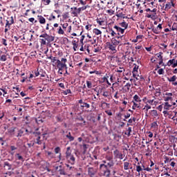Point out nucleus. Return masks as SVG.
I'll use <instances>...</instances> for the list:
<instances>
[{
	"label": "nucleus",
	"instance_id": "63",
	"mask_svg": "<svg viewBox=\"0 0 177 177\" xmlns=\"http://www.w3.org/2000/svg\"><path fill=\"white\" fill-rule=\"evenodd\" d=\"M115 99H119L120 96H118V91H116L115 95H114Z\"/></svg>",
	"mask_w": 177,
	"mask_h": 177
},
{
	"label": "nucleus",
	"instance_id": "53",
	"mask_svg": "<svg viewBox=\"0 0 177 177\" xmlns=\"http://www.w3.org/2000/svg\"><path fill=\"white\" fill-rule=\"evenodd\" d=\"M73 50H75V52H76L77 48H78V44H73Z\"/></svg>",
	"mask_w": 177,
	"mask_h": 177
},
{
	"label": "nucleus",
	"instance_id": "28",
	"mask_svg": "<svg viewBox=\"0 0 177 177\" xmlns=\"http://www.w3.org/2000/svg\"><path fill=\"white\" fill-rule=\"evenodd\" d=\"M36 144L37 145H42V140H41V137L40 136H38L36 138Z\"/></svg>",
	"mask_w": 177,
	"mask_h": 177
},
{
	"label": "nucleus",
	"instance_id": "20",
	"mask_svg": "<svg viewBox=\"0 0 177 177\" xmlns=\"http://www.w3.org/2000/svg\"><path fill=\"white\" fill-rule=\"evenodd\" d=\"M164 106V109L165 110H169V109H171V104H169V102H165V104H163Z\"/></svg>",
	"mask_w": 177,
	"mask_h": 177
},
{
	"label": "nucleus",
	"instance_id": "48",
	"mask_svg": "<svg viewBox=\"0 0 177 177\" xmlns=\"http://www.w3.org/2000/svg\"><path fill=\"white\" fill-rule=\"evenodd\" d=\"M128 60H129V63H133V57L129 55V56L128 57Z\"/></svg>",
	"mask_w": 177,
	"mask_h": 177
},
{
	"label": "nucleus",
	"instance_id": "58",
	"mask_svg": "<svg viewBox=\"0 0 177 177\" xmlns=\"http://www.w3.org/2000/svg\"><path fill=\"white\" fill-rule=\"evenodd\" d=\"M136 171L137 172H140V171H142V167L140 166H137Z\"/></svg>",
	"mask_w": 177,
	"mask_h": 177
},
{
	"label": "nucleus",
	"instance_id": "5",
	"mask_svg": "<svg viewBox=\"0 0 177 177\" xmlns=\"http://www.w3.org/2000/svg\"><path fill=\"white\" fill-rule=\"evenodd\" d=\"M122 37H124L123 35L118 36L115 38H112L111 44H112V45H114L115 46H118V45H120L121 41H122Z\"/></svg>",
	"mask_w": 177,
	"mask_h": 177
},
{
	"label": "nucleus",
	"instance_id": "64",
	"mask_svg": "<svg viewBox=\"0 0 177 177\" xmlns=\"http://www.w3.org/2000/svg\"><path fill=\"white\" fill-rule=\"evenodd\" d=\"M148 133H149V136H148L149 138H151L153 136V133H151V131H149Z\"/></svg>",
	"mask_w": 177,
	"mask_h": 177
},
{
	"label": "nucleus",
	"instance_id": "3",
	"mask_svg": "<svg viewBox=\"0 0 177 177\" xmlns=\"http://www.w3.org/2000/svg\"><path fill=\"white\" fill-rule=\"evenodd\" d=\"M139 64H140L139 63V59H138L137 61V64H134V68H133V81H138V82L134 83V85L138 86L139 85L140 83H139V80L141 78V76L139 75V74H136V73H138V70L139 69Z\"/></svg>",
	"mask_w": 177,
	"mask_h": 177
},
{
	"label": "nucleus",
	"instance_id": "22",
	"mask_svg": "<svg viewBox=\"0 0 177 177\" xmlns=\"http://www.w3.org/2000/svg\"><path fill=\"white\" fill-rule=\"evenodd\" d=\"M169 82H175L176 81V75H173L171 78L167 77Z\"/></svg>",
	"mask_w": 177,
	"mask_h": 177
},
{
	"label": "nucleus",
	"instance_id": "30",
	"mask_svg": "<svg viewBox=\"0 0 177 177\" xmlns=\"http://www.w3.org/2000/svg\"><path fill=\"white\" fill-rule=\"evenodd\" d=\"M151 115H152V117H158V113H157V111L152 110L151 111Z\"/></svg>",
	"mask_w": 177,
	"mask_h": 177
},
{
	"label": "nucleus",
	"instance_id": "29",
	"mask_svg": "<svg viewBox=\"0 0 177 177\" xmlns=\"http://www.w3.org/2000/svg\"><path fill=\"white\" fill-rule=\"evenodd\" d=\"M5 167H8V170L10 171L12 169V165L9 164L8 162H4Z\"/></svg>",
	"mask_w": 177,
	"mask_h": 177
},
{
	"label": "nucleus",
	"instance_id": "45",
	"mask_svg": "<svg viewBox=\"0 0 177 177\" xmlns=\"http://www.w3.org/2000/svg\"><path fill=\"white\" fill-rule=\"evenodd\" d=\"M124 19H129L133 20V15L124 16Z\"/></svg>",
	"mask_w": 177,
	"mask_h": 177
},
{
	"label": "nucleus",
	"instance_id": "14",
	"mask_svg": "<svg viewBox=\"0 0 177 177\" xmlns=\"http://www.w3.org/2000/svg\"><path fill=\"white\" fill-rule=\"evenodd\" d=\"M38 18H39L38 20L40 24H45V23H46V19H45V18L41 15H39Z\"/></svg>",
	"mask_w": 177,
	"mask_h": 177
},
{
	"label": "nucleus",
	"instance_id": "13",
	"mask_svg": "<svg viewBox=\"0 0 177 177\" xmlns=\"http://www.w3.org/2000/svg\"><path fill=\"white\" fill-rule=\"evenodd\" d=\"M114 28L118 31V35H120V34H124V32L125 31V29L121 28L118 26H115Z\"/></svg>",
	"mask_w": 177,
	"mask_h": 177
},
{
	"label": "nucleus",
	"instance_id": "51",
	"mask_svg": "<svg viewBox=\"0 0 177 177\" xmlns=\"http://www.w3.org/2000/svg\"><path fill=\"white\" fill-rule=\"evenodd\" d=\"M158 73L160 75L164 74V69L160 68V69L158 71Z\"/></svg>",
	"mask_w": 177,
	"mask_h": 177
},
{
	"label": "nucleus",
	"instance_id": "21",
	"mask_svg": "<svg viewBox=\"0 0 177 177\" xmlns=\"http://www.w3.org/2000/svg\"><path fill=\"white\" fill-rule=\"evenodd\" d=\"M142 38H143V35H138L133 42H142Z\"/></svg>",
	"mask_w": 177,
	"mask_h": 177
},
{
	"label": "nucleus",
	"instance_id": "61",
	"mask_svg": "<svg viewBox=\"0 0 177 177\" xmlns=\"http://www.w3.org/2000/svg\"><path fill=\"white\" fill-rule=\"evenodd\" d=\"M67 27H68V24H64L62 25V28L64 30H66V28H67Z\"/></svg>",
	"mask_w": 177,
	"mask_h": 177
},
{
	"label": "nucleus",
	"instance_id": "11",
	"mask_svg": "<svg viewBox=\"0 0 177 177\" xmlns=\"http://www.w3.org/2000/svg\"><path fill=\"white\" fill-rule=\"evenodd\" d=\"M66 158L68 162H69V164H71V165H74V164H75V158L73 155H71L68 158Z\"/></svg>",
	"mask_w": 177,
	"mask_h": 177
},
{
	"label": "nucleus",
	"instance_id": "18",
	"mask_svg": "<svg viewBox=\"0 0 177 177\" xmlns=\"http://www.w3.org/2000/svg\"><path fill=\"white\" fill-rule=\"evenodd\" d=\"M15 157H17V160H19V161L24 162V158H23V156H21V155H20V153H16Z\"/></svg>",
	"mask_w": 177,
	"mask_h": 177
},
{
	"label": "nucleus",
	"instance_id": "9",
	"mask_svg": "<svg viewBox=\"0 0 177 177\" xmlns=\"http://www.w3.org/2000/svg\"><path fill=\"white\" fill-rule=\"evenodd\" d=\"M107 46L109 49V50H111V52H113V53H117V46H114L113 44H112L110 42H107Z\"/></svg>",
	"mask_w": 177,
	"mask_h": 177
},
{
	"label": "nucleus",
	"instance_id": "16",
	"mask_svg": "<svg viewBox=\"0 0 177 177\" xmlns=\"http://www.w3.org/2000/svg\"><path fill=\"white\" fill-rule=\"evenodd\" d=\"M93 34H95V35H102V30L97 29V28H94L93 30Z\"/></svg>",
	"mask_w": 177,
	"mask_h": 177
},
{
	"label": "nucleus",
	"instance_id": "60",
	"mask_svg": "<svg viewBox=\"0 0 177 177\" xmlns=\"http://www.w3.org/2000/svg\"><path fill=\"white\" fill-rule=\"evenodd\" d=\"M105 113L108 115H113V113L111 112V111H106Z\"/></svg>",
	"mask_w": 177,
	"mask_h": 177
},
{
	"label": "nucleus",
	"instance_id": "41",
	"mask_svg": "<svg viewBox=\"0 0 177 177\" xmlns=\"http://www.w3.org/2000/svg\"><path fill=\"white\" fill-rule=\"evenodd\" d=\"M84 105H81V107H86V109H89L91 107V105L86 102H84Z\"/></svg>",
	"mask_w": 177,
	"mask_h": 177
},
{
	"label": "nucleus",
	"instance_id": "6",
	"mask_svg": "<svg viewBox=\"0 0 177 177\" xmlns=\"http://www.w3.org/2000/svg\"><path fill=\"white\" fill-rule=\"evenodd\" d=\"M113 154L115 157H116V158H120V160H124V158H125V155L120 153V151H118V149H115L113 151Z\"/></svg>",
	"mask_w": 177,
	"mask_h": 177
},
{
	"label": "nucleus",
	"instance_id": "25",
	"mask_svg": "<svg viewBox=\"0 0 177 177\" xmlns=\"http://www.w3.org/2000/svg\"><path fill=\"white\" fill-rule=\"evenodd\" d=\"M96 21L99 24V26H103V24H104V21H103V19H102V18L97 19Z\"/></svg>",
	"mask_w": 177,
	"mask_h": 177
},
{
	"label": "nucleus",
	"instance_id": "54",
	"mask_svg": "<svg viewBox=\"0 0 177 177\" xmlns=\"http://www.w3.org/2000/svg\"><path fill=\"white\" fill-rule=\"evenodd\" d=\"M173 95H174V94H172V93H165V96H167V97H172Z\"/></svg>",
	"mask_w": 177,
	"mask_h": 177
},
{
	"label": "nucleus",
	"instance_id": "34",
	"mask_svg": "<svg viewBox=\"0 0 177 177\" xmlns=\"http://www.w3.org/2000/svg\"><path fill=\"white\" fill-rule=\"evenodd\" d=\"M120 26L123 27L124 30H126V28L128 27V25L127 24V22H122L120 24Z\"/></svg>",
	"mask_w": 177,
	"mask_h": 177
},
{
	"label": "nucleus",
	"instance_id": "12",
	"mask_svg": "<svg viewBox=\"0 0 177 177\" xmlns=\"http://www.w3.org/2000/svg\"><path fill=\"white\" fill-rule=\"evenodd\" d=\"M125 88L127 89V91L129 92V91H131V93H130V96H132V95H133V93H132V88H133V84H131L129 83H127L126 85H125Z\"/></svg>",
	"mask_w": 177,
	"mask_h": 177
},
{
	"label": "nucleus",
	"instance_id": "19",
	"mask_svg": "<svg viewBox=\"0 0 177 177\" xmlns=\"http://www.w3.org/2000/svg\"><path fill=\"white\" fill-rule=\"evenodd\" d=\"M171 161H175V158H169L168 156L165 157V164H167L168 162H171Z\"/></svg>",
	"mask_w": 177,
	"mask_h": 177
},
{
	"label": "nucleus",
	"instance_id": "7",
	"mask_svg": "<svg viewBox=\"0 0 177 177\" xmlns=\"http://www.w3.org/2000/svg\"><path fill=\"white\" fill-rule=\"evenodd\" d=\"M167 66L169 67H172L173 68H175V67H177V59L175 60V59H169L167 62Z\"/></svg>",
	"mask_w": 177,
	"mask_h": 177
},
{
	"label": "nucleus",
	"instance_id": "40",
	"mask_svg": "<svg viewBox=\"0 0 177 177\" xmlns=\"http://www.w3.org/2000/svg\"><path fill=\"white\" fill-rule=\"evenodd\" d=\"M123 71H125V69H124V68L119 67L116 69L117 73H122Z\"/></svg>",
	"mask_w": 177,
	"mask_h": 177
},
{
	"label": "nucleus",
	"instance_id": "55",
	"mask_svg": "<svg viewBox=\"0 0 177 177\" xmlns=\"http://www.w3.org/2000/svg\"><path fill=\"white\" fill-rule=\"evenodd\" d=\"M100 51V47L97 46L95 48H94L95 53H97V52Z\"/></svg>",
	"mask_w": 177,
	"mask_h": 177
},
{
	"label": "nucleus",
	"instance_id": "46",
	"mask_svg": "<svg viewBox=\"0 0 177 177\" xmlns=\"http://www.w3.org/2000/svg\"><path fill=\"white\" fill-rule=\"evenodd\" d=\"M44 2V5H49L50 3V0H41Z\"/></svg>",
	"mask_w": 177,
	"mask_h": 177
},
{
	"label": "nucleus",
	"instance_id": "33",
	"mask_svg": "<svg viewBox=\"0 0 177 177\" xmlns=\"http://www.w3.org/2000/svg\"><path fill=\"white\" fill-rule=\"evenodd\" d=\"M172 7V5H171V3H167L166 5H165V10H168L169 9H171V8Z\"/></svg>",
	"mask_w": 177,
	"mask_h": 177
},
{
	"label": "nucleus",
	"instance_id": "31",
	"mask_svg": "<svg viewBox=\"0 0 177 177\" xmlns=\"http://www.w3.org/2000/svg\"><path fill=\"white\" fill-rule=\"evenodd\" d=\"M0 60H1V62H6V60H7L6 55H1L0 57Z\"/></svg>",
	"mask_w": 177,
	"mask_h": 177
},
{
	"label": "nucleus",
	"instance_id": "39",
	"mask_svg": "<svg viewBox=\"0 0 177 177\" xmlns=\"http://www.w3.org/2000/svg\"><path fill=\"white\" fill-rule=\"evenodd\" d=\"M156 56H158V58L159 59V60L162 59V52L157 53Z\"/></svg>",
	"mask_w": 177,
	"mask_h": 177
},
{
	"label": "nucleus",
	"instance_id": "57",
	"mask_svg": "<svg viewBox=\"0 0 177 177\" xmlns=\"http://www.w3.org/2000/svg\"><path fill=\"white\" fill-rule=\"evenodd\" d=\"M145 109H147V111L148 110H150V109H151V106L147 104L145 106Z\"/></svg>",
	"mask_w": 177,
	"mask_h": 177
},
{
	"label": "nucleus",
	"instance_id": "50",
	"mask_svg": "<svg viewBox=\"0 0 177 177\" xmlns=\"http://www.w3.org/2000/svg\"><path fill=\"white\" fill-rule=\"evenodd\" d=\"M124 169H128L129 168V164L127 162H124Z\"/></svg>",
	"mask_w": 177,
	"mask_h": 177
},
{
	"label": "nucleus",
	"instance_id": "2",
	"mask_svg": "<svg viewBox=\"0 0 177 177\" xmlns=\"http://www.w3.org/2000/svg\"><path fill=\"white\" fill-rule=\"evenodd\" d=\"M39 38H44L40 39V44L41 45H46V41L48 44H50V42H53L55 41V37L52 35H49L47 33H44L39 36Z\"/></svg>",
	"mask_w": 177,
	"mask_h": 177
},
{
	"label": "nucleus",
	"instance_id": "56",
	"mask_svg": "<svg viewBox=\"0 0 177 177\" xmlns=\"http://www.w3.org/2000/svg\"><path fill=\"white\" fill-rule=\"evenodd\" d=\"M106 161H113V156H106Z\"/></svg>",
	"mask_w": 177,
	"mask_h": 177
},
{
	"label": "nucleus",
	"instance_id": "43",
	"mask_svg": "<svg viewBox=\"0 0 177 177\" xmlns=\"http://www.w3.org/2000/svg\"><path fill=\"white\" fill-rule=\"evenodd\" d=\"M59 172L60 175H67V173L63 169H59Z\"/></svg>",
	"mask_w": 177,
	"mask_h": 177
},
{
	"label": "nucleus",
	"instance_id": "23",
	"mask_svg": "<svg viewBox=\"0 0 177 177\" xmlns=\"http://www.w3.org/2000/svg\"><path fill=\"white\" fill-rule=\"evenodd\" d=\"M66 136L69 140L70 142H73L74 140V137L71 136V132H69Z\"/></svg>",
	"mask_w": 177,
	"mask_h": 177
},
{
	"label": "nucleus",
	"instance_id": "27",
	"mask_svg": "<svg viewBox=\"0 0 177 177\" xmlns=\"http://www.w3.org/2000/svg\"><path fill=\"white\" fill-rule=\"evenodd\" d=\"M23 133H24V131L19 130L18 133L17 135V138H21V136H23Z\"/></svg>",
	"mask_w": 177,
	"mask_h": 177
},
{
	"label": "nucleus",
	"instance_id": "42",
	"mask_svg": "<svg viewBox=\"0 0 177 177\" xmlns=\"http://www.w3.org/2000/svg\"><path fill=\"white\" fill-rule=\"evenodd\" d=\"M1 42L4 46H8V42L7 40L4 38L1 39Z\"/></svg>",
	"mask_w": 177,
	"mask_h": 177
},
{
	"label": "nucleus",
	"instance_id": "1",
	"mask_svg": "<svg viewBox=\"0 0 177 177\" xmlns=\"http://www.w3.org/2000/svg\"><path fill=\"white\" fill-rule=\"evenodd\" d=\"M112 167H114V160L108 161L106 162V164L100 165V176L110 177L111 171H110V169L109 168H112Z\"/></svg>",
	"mask_w": 177,
	"mask_h": 177
},
{
	"label": "nucleus",
	"instance_id": "44",
	"mask_svg": "<svg viewBox=\"0 0 177 177\" xmlns=\"http://www.w3.org/2000/svg\"><path fill=\"white\" fill-rule=\"evenodd\" d=\"M172 102V97H165V102Z\"/></svg>",
	"mask_w": 177,
	"mask_h": 177
},
{
	"label": "nucleus",
	"instance_id": "4",
	"mask_svg": "<svg viewBox=\"0 0 177 177\" xmlns=\"http://www.w3.org/2000/svg\"><path fill=\"white\" fill-rule=\"evenodd\" d=\"M66 63H67L66 58H62L61 61L60 59L57 60V67L58 68V73L61 75L63 74V72H62V71L64 70V67H66Z\"/></svg>",
	"mask_w": 177,
	"mask_h": 177
},
{
	"label": "nucleus",
	"instance_id": "10",
	"mask_svg": "<svg viewBox=\"0 0 177 177\" xmlns=\"http://www.w3.org/2000/svg\"><path fill=\"white\" fill-rule=\"evenodd\" d=\"M8 19L6 20V27L10 28L12 24H15V20L13 19V17H8Z\"/></svg>",
	"mask_w": 177,
	"mask_h": 177
},
{
	"label": "nucleus",
	"instance_id": "32",
	"mask_svg": "<svg viewBox=\"0 0 177 177\" xmlns=\"http://www.w3.org/2000/svg\"><path fill=\"white\" fill-rule=\"evenodd\" d=\"M134 143L136 145H140V138L136 137L134 140Z\"/></svg>",
	"mask_w": 177,
	"mask_h": 177
},
{
	"label": "nucleus",
	"instance_id": "37",
	"mask_svg": "<svg viewBox=\"0 0 177 177\" xmlns=\"http://www.w3.org/2000/svg\"><path fill=\"white\" fill-rule=\"evenodd\" d=\"M151 128H158V124H157V122H153L151 123Z\"/></svg>",
	"mask_w": 177,
	"mask_h": 177
},
{
	"label": "nucleus",
	"instance_id": "36",
	"mask_svg": "<svg viewBox=\"0 0 177 177\" xmlns=\"http://www.w3.org/2000/svg\"><path fill=\"white\" fill-rule=\"evenodd\" d=\"M86 85L87 88H88V89H91V88H92V82L86 81Z\"/></svg>",
	"mask_w": 177,
	"mask_h": 177
},
{
	"label": "nucleus",
	"instance_id": "52",
	"mask_svg": "<svg viewBox=\"0 0 177 177\" xmlns=\"http://www.w3.org/2000/svg\"><path fill=\"white\" fill-rule=\"evenodd\" d=\"M84 39H85V35H82V37L80 39V43L82 44V45H84Z\"/></svg>",
	"mask_w": 177,
	"mask_h": 177
},
{
	"label": "nucleus",
	"instance_id": "17",
	"mask_svg": "<svg viewBox=\"0 0 177 177\" xmlns=\"http://www.w3.org/2000/svg\"><path fill=\"white\" fill-rule=\"evenodd\" d=\"M88 174L90 176H93V175H95V171H93V168L89 167L88 169Z\"/></svg>",
	"mask_w": 177,
	"mask_h": 177
},
{
	"label": "nucleus",
	"instance_id": "8",
	"mask_svg": "<svg viewBox=\"0 0 177 177\" xmlns=\"http://www.w3.org/2000/svg\"><path fill=\"white\" fill-rule=\"evenodd\" d=\"M133 100H135V102H137V104L135 102L133 103V106L139 107V106H140V102H142V100H140V97H139V95H135L133 97Z\"/></svg>",
	"mask_w": 177,
	"mask_h": 177
},
{
	"label": "nucleus",
	"instance_id": "47",
	"mask_svg": "<svg viewBox=\"0 0 177 177\" xmlns=\"http://www.w3.org/2000/svg\"><path fill=\"white\" fill-rule=\"evenodd\" d=\"M152 31L154 34H160V31L158 30V29L156 28H152Z\"/></svg>",
	"mask_w": 177,
	"mask_h": 177
},
{
	"label": "nucleus",
	"instance_id": "59",
	"mask_svg": "<svg viewBox=\"0 0 177 177\" xmlns=\"http://www.w3.org/2000/svg\"><path fill=\"white\" fill-rule=\"evenodd\" d=\"M77 42H80V40L77 38H76L75 40H73L72 41V45H74V44H77Z\"/></svg>",
	"mask_w": 177,
	"mask_h": 177
},
{
	"label": "nucleus",
	"instance_id": "24",
	"mask_svg": "<svg viewBox=\"0 0 177 177\" xmlns=\"http://www.w3.org/2000/svg\"><path fill=\"white\" fill-rule=\"evenodd\" d=\"M102 96L104 97H107V99H110V93L109 91H104L102 93Z\"/></svg>",
	"mask_w": 177,
	"mask_h": 177
},
{
	"label": "nucleus",
	"instance_id": "62",
	"mask_svg": "<svg viewBox=\"0 0 177 177\" xmlns=\"http://www.w3.org/2000/svg\"><path fill=\"white\" fill-rule=\"evenodd\" d=\"M10 149H11V151H15V150H17V147L15 146H11Z\"/></svg>",
	"mask_w": 177,
	"mask_h": 177
},
{
	"label": "nucleus",
	"instance_id": "49",
	"mask_svg": "<svg viewBox=\"0 0 177 177\" xmlns=\"http://www.w3.org/2000/svg\"><path fill=\"white\" fill-rule=\"evenodd\" d=\"M59 151H60V147H57L56 148H55V154H59Z\"/></svg>",
	"mask_w": 177,
	"mask_h": 177
},
{
	"label": "nucleus",
	"instance_id": "26",
	"mask_svg": "<svg viewBox=\"0 0 177 177\" xmlns=\"http://www.w3.org/2000/svg\"><path fill=\"white\" fill-rule=\"evenodd\" d=\"M48 59L51 60V63H55V62H57V59H56V57H52V55L48 57Z\"/></svg>",
	"mask_w": 177,
	"mask_h": 177
},
{
	"label": "nucleus",
	"instance_id": "35",
	"mask_svg": "<svg viewBox=\"0 0 177 177\" xmlns=\"http://www.w3.org/2000/svg\"><path fill=\"white\" fill-rule=\"evenodd\" d=\"M170 165L172 167V168H174V167L176 165V160L174 159V160L170 161Z\"/></svg>",
	"mask_w": 177,
	"mask_h": 177
},
{
	"label": "nucleus",
	"instance_id": "15",
	"mask_svg": "<svg viewBox=\"0 0 177 177\" xmlns=\"http://www.w3.org/2000/svg\"><path fill=\"white\" fill-rule=\"evenodd\" d=\"M71 154V147H68L66 148V158H68L70 156H72Z\"/></svg>",
	"mask_w": 177,
	"mask_h": 177
},
{
	"label": "nucleus",
	"instance_id": "38",
	"mask_svg": "<svg viewBox=\"0 0 177 177\" xmlns=\"http://www.w3.org/2000/svg\"><path fill=\"white\" fill-rule=\"evenodd\" d=\"M58 34L62 35H63L64 34V30H63V29H62L61 26L59 27Z\"/></svg>",
	"mask_w": 177,
	"mask_h": 177
}]
</instances>
